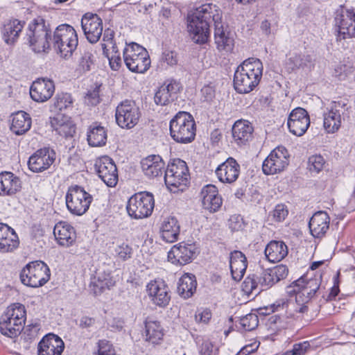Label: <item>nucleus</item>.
<instances>
[{"label": "nucleus", "instance_id": "f257e3e1", "mask_svg": "<svg viewBox=\"0 0 355 355\" xmlns=\"http://www.w3.org/2000/svg\"><path fill=\"white\" fill-rule=\"evenodd\" d=\"M25 38L35 53L45 52L52 44L64 58L72 55L78 43L76 31L68 24L58 26L52 38L49 22L40 16L28 24Z\"/></svg>", "mask_w": 355, "mask_h": 355}, {"label": "nucleus", "instance_id": "f03ea898", "mask_svg": "<svg viewBox=\"0 0 355 355\" xmlns=\"http://www.w3.org/2000/svg\"><path fill=\"white\" fill-rule=\"evenodd\" d=\"M222 11L212 3L201 5L196 8L192 14L188 15L187 29L192 40L198 44H205L210 35V26L220 25Z\"/></svg>", "mask_w": 355, "mask_h": 355}, {"label": "nucleus", "instance_id": "7ed1b4c3", "mask_svg": "<svg viewBox=\"0 0 355 355\" xmlns=\"http://www.w3.org/2000/svg\"><path fill=\"white\" fill-rule=\"evenodd\" d=\"M263 64L259 59L248 58L240 64L234 73V87L240 94H248L259 83Z\"/></svg>", "mask_w": 355, "mask_h": 355}, {"label": "nucleus", "instance_id": "20e7f679", "mask_svg": "<svg viewBox=\"0 0 355 355\" xmlns=\"http://www.w3.org/2000/svg\"><path fill=\"white\" fill-rule=\"evenodd\" d=\"M26 318L24 305L15 303L8 306L0 318V331L8 337L17 336L23 329Z\"/></svg>", "mask_w": 355, "mask_h": 355}, {"label": "nucleus", "instance_id": "39448f33", "mask_svg": "<svg viewBox=\"0 0 355 355\" xmlns=\"http://www.w3.org/2000/svg\"><path fill=\"white\" fill-rule=\"evenodd\" d=\"M169 132L177 143L189 144L196 137V126L193 117L187 112H179L171 120Z\"/></svg>", "mask_w": 355, "mask_h": 355}, {"label": "nucleus", "instance_id": "423d86ee", "mask_svg": "<svg viewBox=\"0 0 355 355\" xmlns=\"http://www.w3.org/2000/svg\"><path fill=\"white\" fill-rule=\"evenodd\" d=\"M321 277V275L311 279L302 277L286 287V293L290 296L295 295L297 302L306 305L318 293H320Z\"/></svg>", "mask_w": 355, "mask_h": 355}, {"label": "nucleus", "instance_id": "0eeeda50", "mask_svg": "<svg viewBox=\"0 0 355 355\" xmlns=\"http://www.w3.org/2000/svg\"><path fill=\"white\" fill-rule=\"evenodd\" d=\"M123 61L127 68L135 73H144L150 66V59L146 49L132 42L126 45L123 52Z\"/></svg>", "mask_w": 355, "mask_h": 355}, {"label": "nucleus", "instance_id": "6e6552de", "mask_svg": "<svg viewBox=\"0 0 355 355\" xmlns=\"http://www.w3.org/2000/svg\"><path fill=\"white\" fill-rule=\"evenodd\" d=\"M50 277L49 266L42 261L27 263L20 272L21 283L33 288L42 286L50 279Z\"/></svg>", "mask_w": 355, "mask_h": 355}, {"label": "nucleus", "instance_id": "1a4fd4ad", "mask_svg": "<svg viewBox=\"0 0 355 355\" xmlns=\"http://www.w3.org/2000/svg\"><path fill=\"white\" fill-rule=\"evenodd\" d=\"M92 200V195L78 185L69 187L65 196L68 210L76 216H82L86 213Z\"/></svg>", "mask_w": 355, "mask_h": 355}, {"label": "nucleus", "instance_id": "9d476101", "mask_svg": "<svg viewBox=\"0 0 355 355\" xmlns=\"http://www.w3.org/2000/svg\"><path fill=\"white\" fill-rule=\"evenodd\" d=\"M164 180L171 191L178 189L183 191L189 183V170L184 161L178 159L168 165Z\"/></svg>", "mask_w": 355, "mask_h": 355}, {"label": "nucleus", "instance_id": "9b49d317", "mask_svg": "<svg viewBox=\"0 0 355 355\" xmlns=\"http://www.w3.org/2000/svg\"><path fill=\"white\" fill-rule=\"evenodd\" d=\"M154 208V198L149 193H135L130 198L126 207L129 216L135 219L148 217Z\"/></svg>", "mask_w": 355, "mask_h": 355}, {"label": "nucleus", "instance_id": "f8f14e48", "mask_svg": "<svg viewBox=\"0 0 355 355\" xmlns=\"http://www.w3.org/2000/svg\"><path fill=\"white\" fill-rule=\"evenodd\" d=\"M140 116V110L132 101L125 100L116 108V122L121 128H134L138 123Z\"/></svg>", "mask_w": 355, "mask_h": 355}, {"label": "nucleus", "instance_id": "ddd939ff", "mask_svg": "<svg viewBox=\"0 0 355 355\" xmlns=\"http://www.w3.org/2000/svg\"><path fill=\"white\" fill-rule=\"evenodd\" d=\"M289 155L286 148L278 146L265 159L262 170L266 175H274L282 172L288 165Z\"/></svg>", "mask_w": 355, "mask_h": 355}, {"label": "nucleus", "instance_id": "4468645a", "mask_svg": "<svg viewBox=\"0 0 355 355\" xmlns=\"http://www.w3.org/2000/svg\"><path fill=\"white\" fill-rule=\"evenodd\" d=\"M334 21L339 40L355 37L354 9H341L340 12H337Z\"/></svg>", "mask_w": 355, "mask_h": 355}, {"label": "nucleus", "instance_id": "2eb2a0df", "mask_svg": "<svg viewBox=\"0 0 355 355\" xmlns=\"http://www.w3.org/2000/svg\"><path fill=\"white\" fill-rule=\"evenodd\" d=\"M146 290L150 302L160 308L166 307L171 301V291L166 283L160 279L151 280Z\"/></svg>", "mask_w": 355, "mask_h": 355}, {"label": "nucleus", "instance_id": "dca6fc26", "mask_svg": "<svg viewBox=\"0 0 355 355\" xmlns=\"http://www.w3.org/2000/svg\"><path fill=\"white\" fill-rule=\"evenodd\" d=\"M198 253L195 243H179L168 252V259L173 264L186 265L191 262Z\"/></svg>", "mask_w": 355, "mask_h": 355}, {"label": "nucleus", "instance_id": "f3484780", "mask_svg": "<svg viewBox=\"0 0 355 355\" xmlns=\"http://www.w3.org/2000/svg\"><path fill=\"white\" fill-rule=\"evenodd\" d=\"M81 27L84 35L90 43H96L102 35L103 21L96 14L90 12L85 14L81 19Z\"/></svg>", "mask_w": 355, "mask_h": 355}, {"label": "nucleus", "instance_id": "a211bd4d", "mask_svg": "<svg viewBox=\"0 0 355 355\" xmlns=\"http://www.w3.org/2000/svg\"><path fill=\"white\" fill-rule=\"evenodd\" d=\"M95 168L99 178L108 187H114L118 182V173L115 164L108 156L98 158L95 162Z\"/></svg>", "mask_w": 355, "mask_h": 355}, {"label": "nucleus", "instance_id": "6ab92c4d", "mask_svg": "<svg viewBox=\"0 0 355 355\" xmlns=\"http://www.w3.org/2000/svg\"><path fill=\"white\" fill-rule=\"evenodd\" d=\"M344 105L340 101H334L324 110L323 127L327 133H334L340 128L341 111Z\"/></svg>", "mask_w": 355, "mask_h": 355}, {"label": "nucleus", "instance_id": "aec40b11", "mask_svg": "<svg viewBox=\"0 0 355 355\" xmlns=\"http://www.w3.org/2000/svg\"><path fill=\"white\" fill-rule=\"evenodd\" d=\"M55 159V153L49 148L37 150L28 161V168L34 173H40L48 169Z\"/></svg>", "mask_w": 355, "mask_h": 355}, {"label": "nucleus", "instance_id": "412c9836", "mask_svg": "<svg viewBox=\"0 0 355 355\" xmlns=\"http://www.w3.org/2000/svg\"><path fill=\"white\" fill-rule=\"evenodd\" d=\"M287 125L293 135L302 136L310 125V118L306 110L302 107L293 110L288 116Z\"/></svg>", "mask_w": 355, "mask_h": 355}, {"label": "nucleus", "instance_id": "4be33fe9", "mask_svg": "<svg viewBox=\"0 0 355 355\" xmlns=\"http://www.w3.org/2000/svg\"><path fill=\"white\" fill-rule=\"evenodd\" d=\"M54 92L55 85L53 80L38 78L31 86L30 96L34 101L44 103L51 98Z\"/></svg>", "mask_w": 355, "mask_h": 355}, {"label": "nucleus", "instance_id": "5701e85b", "mask_svg": "<svg viewBox=\"0 0 355 355\" xmlns=\"http://www.w3.org/2000/svg\"><path fill=\"white\" fill-rule=\"evenodd\" d=\"M24 25L25 21L23 20L14 18L6 20L0 28L3 41L9 46H14L18 41Z\"/></svg>", "mask_w": 355, "mask_h": 355}, {"label": "nucleus", "instance_id": "b1692460", "mask_svg": "<svg viewBox=\"0 0 355 355\" xmlns=\"http://www.w3.org/2000/svg\"><path fill=\"white\" fill-rule=\"evenodd\" d=\"M64 348L62 340L57 335L48 334L38 343V355H61Z\"/></svg>", "mask_w": 355, "mask_h": 355}, {"label": "nucleus", "instance_id": "393cba45", "mask_svg": "<svg viewBox=\"0 0 355 355\" xmlns=\"http://www.w3.org/2000/svg\"><path fill=\"white\" fill-rule=\"evenodd\" d=\"M239 173L240 166L236 159L232 157L227 158L216 170L218 179L223 183L231 184L234 182L238 179Z\"/></svg>", "mask_w": 355, "mask_h": 355}, {"label": "nucleus", "instance_id": "a878e982", "mask_svg": "<svg viewBox=\"0 0 355 355\" xmlns=\"http://www.w3.org/2000/svg\"><path fill=\"white\" fill-rule=\"evenodd\" d=\"M19 239L13 228L0 223V252H12L18 248Z\"/></svg>", "mask_w": 355, "mask_h": 355}, {"label": "nucleus", "instance_id": "bb28decb", "mask_svg": "<svg viewBox=\"0 0 355 355\" xmlns=\"http://www.w3.org/2000/svg\"><path fill=\"white\" fill-rule=\"evenodd\" d=\"M202 205L205 209L211 213L217 211L222 205L223 200L218 194L217 187L214 184H207L201 190Z\"/></svg>", "mask_w": 355, "mask_h": 355}, {"label": "nucleus", "instance_id": "cd10ccee", "mask_svg": "<svg viewBox=\"0 0 355 355\" xmlns=\"http://www.w3.org/2000/svg\"><path fill=\"white\" fill-rule=\"evenodd\" d=\"M313 56L306 51L295 50L288 55L286 67L288 70L294 71L314 65Z\"/></svg>", "mask_w": 355, "mask_h": 355}, {"label": "nucleus", "instance_id": "c85d7f7f", "mask_svg": "<svg viewBox=\"0 0 355 355\" xmlns=\"http://www.w3.org/2000/svg\"><path fill=\"white\" fill-rule=\"evenodd\" d=\"M165 167V163L158 155H151L141 161V168L144 174L149 178H154L161 175Z\"/></svg>", "mask_w": 355, "mask_h": 355}, {"label": "nucleus", "instance_id": "c756f323", "mask_svg": "<svg viewBox=\"0 0 355 355\" xmlns=\"http://www.w3.org/2000/svg\"><path fill=\"white\" fill-rule=\"evenodd\" d=\"M330 218L327 212L320 211L315 213L309 223L310 232L315 238L324 236L329 228Z\"/></svg>", "mask_w": 355, "mask_h": 355}, {"label": "nucleus", "instance_id": "7c9ffc66", "mask_svg": "<svg viewBox=\"0 0 355 355\" xmlns=\"http://www.w3.org/2000/svg\"><path fill=\"white\" fill-rule=\"evenodd\" d=\"M53 234L58 243L67 248L71 246L76 239L74 228L66 222L58 223L54 227Z\"/></svg>", "mask_w": 355, "mask_h": 355}, {"label": "nucleus", "instance_id": "2f4dec72", "mask_svg": "<svg viewBox=\"0 0 355 355\" xmlns=\"http://www.w3.org/2000/svg\"><path fill=\"white\" fill-rule=\"evenodd\" d=\"M180 89L179 83L175 80H171L164 83L161 85L155 94L154 101L157 105H166L173 100L175 95Z\"/></svg>", "mask_w": 355, "mask_h": 355}, {"label": "nucleus", "instance_id": "473e14b6", "mask_svg": "<svg viewBox=\"0 0 355 355\" xmlns=\"http://www.w3.org/2000/svg\"><path fill=\"white\" fill-rule=\"evenodd\" d=\"M248 266L245 255L241 251L234 250L230 255V267L232 279L239 282L243 277Z\"/></svg>", "mask_w": 355, "mask_h": 355}, {"label": "nucleus", "instance_id": "72a5a7b5", "mask_svg": "<svg viewBox=\"0 0 355 355\" xmlns=\"http://www.w3.org/2000/svg\"><path fill=\"white\" fill-rule=\"evenodd\" d=\"M53 130L65 138L72 137L76 132V125L67 115L58 114L51 121Z\"/></svg>", "mask_w": 355, "mask_h": 355}, {"label": "nucleus", "instance_id": "f704fd0d", "mask_svg": "<svg viewBox=\"0 0 355 355\" xmlns=\"http://www.w3.org/2000/svg\"><path fill=\"white\" fill-rule=\"evenodd\" d=\"M253 131V127L248 121L239 120L232 127V136L238 145H245L252 138Z\"/></svg>", "mask_w": 355, "mask_h": 355}, {"label": "nucleus", "instance_id": "c9c22d12", "mask_svg": "<svg viewBox=\"0 0 355 355\" xmlns=\"http://www.w3.org/2000/svg\"><path fill=\"white\" fill-rule=\"evenodd\" d=\"M21 189L20 179L11 172L0 173V196H12Z\"/></svg>", "mask_w": 355, "mask_h": 355}, {"label": "nucleus", "instance_id": "e433bc0d", "mask_svg": "<svg viewBox=\"0 0 355 355\" xmlns=\"http://www.w3.org/2000/svg\"><path fill=\"white\" fill-rule=\"evenodd\" d=\"M273 306L275 311H284L287 318H295L298 313H304L308 311L307 306L301 304L296 300L293 301L281 299L277 300Z\"/></svg>", "mask_w": 355, "mask_h": 355}, {"label": "nucleus", "instance_id": "4c0bfd02", "mask_svg": "<svg viewBox=\"0 0 355 355\" xmlns=\"http://www.w3.org/2000/svg\"><path fill=\"white\" fill-rule=\"evenodd\" d=\"M31 124L30 115L24 111H19L12 115L10 130L17 135H21L30 130Z\"/></svg>", "mask_w": 355, "mask_h": 355}, {"label": "nucleus", "instance_id": "58836bf2", "mask_svg": "<svg viewBox=\"0 0 355 355\" xmlns=\"http://www.w3.org/2000/svg\"><path fill=\"white\" fill-rule=\"evenodd\" d=\"M160 234L162 239L168 243L178 240L180 234V225L175 217L166 218L161 225Z\"/></svg>", "mask_w": 355, "mask_h": 355}, {"label": "nucleus", "instance_id": "ea45409f", "mask_svg": "<svg viewBox=\"0 0 355 355\" xmlns=\"http://www.w3.org/2000/svg\"><path fill=\"white\" fill-rule=\"evenodd\" d=\"M264 252L269 261H280L287 256L288 247L282 241H271L266 245Z\"/></svg>", "mask_w": 355, "mask_h": 355}, {"label": "nucleus", "instance_id": "a19ab883", "mask_svg": "<svg viewBox=\"0 0 355 355\" xmlns=\"http://www.w3.org/2000/svg\"><path fill=\"white\" fill-rule=\"evenodd\" d=\"M214 40L219 51H231L234 46V39L231 33L225 28L222 23L214 27Z\"/></svg>", "mask_w": 355, "mask_h": 355}, {"label": "nucleus", "instance_id": "79ce46f5", "mask_svg": "<svg viewBox=\"0 0 355 355\" xmlns=\"http://www.w3.org/2000/svg\"><path fill=\"white\" fill-rule=\"evenodd\" d=\"M115 282L109 272H99L92 278L89 284L91 292L97 295L105 289H110L114 285Z\"/></svg>", "mask_w": 355, "mask_h": 355}, {"label": "nucleus", "instance_id": "37998d69", "mask_svg": "<svg viewBox=\"0 0 355 355\" xmlns=\"http://www.w3.org/2000/svg\"><path fill=\"white\" fill-rule=\"evenodd\" d=\"M87 141L91 146H103L106 144L107 131L97 123L91 125L87 131Z\"/></svg>", "mask_w": 355, "mask_h": 355}, {"label": "nucleus", "instance_id": "c03bdc74", "mask_svg": "<svg viewBox=\"0 0 355 355\" xmlns=\"http://www.w3.org/2000/svg\"><path fill=\"white\" fill-rule=\"evenodd\" d=\"M146 340L153 345L160 343L164 336V329L157 320H146L145 322Z\"/></svg>", "mask_w": 355, "mask_h": 355}, {"label": "nucleus", "instance_id": "a18cd8bd", "mask_svg": "<svg viewBox=\"0 0 355 355\" xmlns=\"http://www.w3.org/2000/svg\"><path fill=\"white\" fill-rule=\"evenodd\" d=\"M196 277L191 274H184L179 279L178 291L181 297L189 298L196 291Z\"/></svg>", "mask_w": 355, "mask_h": 355}, {"label": "nucleus", "instance_id": "49530a36", "mask_svg": "<svg viewBox=\"0 0 355 355\" xmlns=\"http://www.w3.org/2000/svg\"><path fill=\"white\" fill-rule=\"evenodd\" d=\"M101 46L103 53L107 58L111 69L114 71H118L122 65V60L116 45H113L111 55L109 52V49H107V44H101Z\"/></svg>", "mask_w": 355, "mask_h": 355}, {"label": "nucleus", "instance_id": "de8ad7c7", "mask_svg": "<svg viewBox=\"0 0 355 355\" xmlns=\"http://www.w3.org/2000/svg\"><path fill=\"white\" fill-rule=\"evenodd\" d=\"M73 105V98L69 93H58L55 97L54 106L60 111L71 110Z\"/></svg>", "mask_w": 355, "mask_h": 355}, {"label": "nucleus", "instance_id": "09e8293b", "mask_svg": "<svg viewBox=\"0 0 355 355\" xmlns=\"http://www.w3.org/2000/svg\"><path fill=\"white\" fill-rule=\"evenodd\" d=\"M95 65V58L90 49H87L81 54L78 61V69L80 71L85 73L94 69Z\"/></svg>", "mask_w": 355, "mask_h": 355}, {"label": "nucleus", "instance_id": "8fccbe9b", "mask_svg": "<svg viewBox=\"0 0 355 355\" xmlns=\"http://www.w3.org/2000/svg\"><path fill=\"white\" fill-rule=\"evenodd\" d=\"M258 271L256 273L249 275L242 284V291L248 295L252 294L254 291L259 293V284L258 282Z\"/></svg>", "mask_w": 355, "mask_h": 355}, {"label": "nucleus", "instance_id": "3c124183", "mask_svg": "<svg viewBox=\"0 0 355 355\" xmlns=\"http://www.w3.org/2000/svg\"><path fill=\"white\" fill-rule=\"evenodd\" d=\"M257 274L259 291L266 290L277 283L271 268H268L261 272H258Z\"/></svg>", "mask_w": 355, "mask_h": 355}, {"label": "nucleus", "instance_id": "603ef678", "mask_svg": "<svg viewBox=\"0 0 355 355\" xmlns=\"http://www.w3.org/2000/svg\"><path fill=\"white\" fill-rule=\"evenodd\" d=\"M326 164L324 157L320 155L311 156L308 160L307 168L311 173L318 174Z\"/></svg>", "mask_w": 355, "mask_h": 355}, {"label": "nucleus", "instance_id": "864d4df0", "mask_svg": "<svg viewBox=\"0 0 355 355\" xmlns=\"http://www.w3.org/2000/svg\"><path fill=\"white\" fill-rule=\"evenodd\" d=\"M259 324L258 316L255 313H249L240 319L242 329L250 331L254 329Z\"/></svg>", "mask_w": 355, "mask_h": 355}, {"label": "nucleus", "instance_id": "5fc2aeb1", "mask_svg": "<svg viewBox=\"0 0 355 355\" xmlns=\"http://www.w3.org/2000/svg\"><path fill=\"white\" fill-rule=\"evenodd\" d=\"M132 251V247L125 242L117 244L114 249L116 255L122 261H126L130 259Z\"/></svg>", "mask_w": 355, "mask_h": 355}, {"label": "nucleus", "instance_id": "6e6d98bb", "mask_svg": "<svg viewBox=\"0 0 355 355\" xmlns=\"http://www.w3.org/2000/svg\"><path fill=\"white\" fill-rule=\"evenodd\" d=\"M288 214V211L286 207L283 204H279L270 212L269 218L274 222H282L286 218Z\"/></svg>", "mask_w": 355, "mask_h": 355}, {"label": "nucleus", "instance_id": "4d7b16f0", "mask_svg": "<svg viewBox=\"0 0 355 355\" xmlns=\"http://www.w3.org/2000/svg\"><path fill=\"white\" fill-rule=\"evenodd\" d=\"M310 344L307 341L295 344L291 350H288L281 355H304L309 348Z\"/></svg>", "mask_w": 355, "mask_h": 355}, {"label": "nucleus", "instance_id": "13d9d810", "mask_svg": "<svg viewBox=\"0 0 355 355\" xmlns=\"http://www.w3.org/2000/svg\"><path fill=\"white\" fill-rule=\"evenodd\" d=\"M100 85H96L95 87L92 89L89 90L86 95V101H87V103L91 105H96L100 102Z\"/></svg>", "mask_w": 355, "mask_h": 355}, {"label": "nucleus", "instance_id": "bf43d9fd", "mask_svg": "<svg viewBox=\"0 0 355 355\" xmlns=\"http://www.w3.org/2000/svg\"><path fill=\"white\" fill-rule=\"evenodd\" d=\"M98 355H115V350L112 345L106 340L98 341Z\"/></svg>", "mask_w": 355, "mask_h": 355}, {"label": "nucleus", "instance_id": "052dcab7", "mask_svg": "<svg viewBox=\"0 0 355 355\" xmlns=\"http://www.w3.org/2000/svg\"><path fill=\"white\" fill-rule=\"evenodd\" d=\"M271 270L277 282L285 279L288 274L287 266L283 264L277 265Z\"/></svg>", "mask_w": 355, "mask_h": 355}, {"label": "nucleus", "instance_id": "680f3d73", "mask_svg": "<svg viewBox=\"0 0 355 355\" xmlns=\"http://www.w3.org/2000/svg\"><path fill=\"white\" fill-rule=\"evenodd\" d=\"M211 318V313L207 309L198 310L195 315V320L198 323L207 324Z\"/></svg>", "mask_w": 355, "mask_h": 355}, {"label": "nucleus", "instance_id": "e2e57ef3", "mask_svg": "<svg viewBox=\"0 0 355 355\" xmlns=\"http://www.w3.org/2000/svg\"><path fill=\"white\" fill-rule=\"evenodd\" d=\"M96 320L94 317L83 315L79 320L78 327L81 329H89L94 327Z\"/></svg>", "mask_w": 355, "mask_h": 355}, {"label": "nucleus", "instance_id": "0e129e2a", "mask_svg": "<svg viewBox=\"0 0 355 355\" xmlns=\"http://www.w3.org/2000/svg\"><path fill=\"white\" fill-rule=\"evenodd\" d=\"M162 60L168 65H175L178 63L177 53L173 51L166 50L162 53Z\"/></svg>", "mask_w": 355, "mask_h": 355}, {"label": "nucleus", "instance_id": "69168bd1", "mask_svg": "<svg viewBox=\"0 0 355 355\" xmlns=\"http://www.w3.org/2000/svg\"><path fill=\"white\" fill-rule=\"evenodd\" d=\"M114 31L112 29L106 28L103 35V44H107V47L111 45V48L113 49V45H116L114 42Z\"/></svg>", "mask_w": 355, "mask_h": 355}, {"label": "nucleus", "instance_id": "338daca9", "mask_svg": "<svg viewBox=\"0 0 355 355\" xmlns=\"http://www.w3.org/2000/svg\"><path fill=\"white\" fill-rule=\"evenodd\" d=\"M201 92L205 101H211L215 96V90L210 85L204 86L201 89Z\"/></svg>", "mask_w": 355, "mask_h": 355}, {"label": "nucleus", "instance_id": "774afa93", "mask_svg": "<svg viewBox=\"0 0 355 355\" xmlns=\"http://www.w3.org/2000/svg\"><path fill=\"white\" fill-rule=\"evenodd\" d=\"M340 272H337L336 277H334V285L331 287V291L327 297V300H334L339 293L338 288V277H339Z\"/></svg>", "mask_w": 355, "mask_h": 355}]
</instances>
